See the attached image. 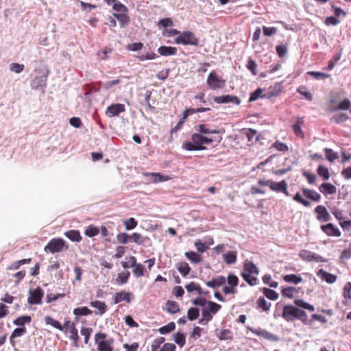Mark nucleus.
Here are the masks:
<instances>
[{"instance_id":"nucleus-1","label":"nucleus","mask_w":351,"mask_h":351,"mask_svg":"<svg viewBox=\"0 0 351 351\" xmlns=\"http://www.w3.org/2000/svg\"><path fill=\"white\" fill-rule=\"evenodd\" d=\"M221 136L211 138L206 136H204L197 132V133H194L193 134H192L191 142H185L183 143L182 148L187 151L203 150L205 149L204 145L211 144L214 141H216L217 143H219L221 141Z\"/></svg>"},{"instance_id":"nucleus-2","label":"nucleus","mask_w":351,"mask_h":351,"mask_svg":"<svg viewBox=\"0 0 351 351\" xmlns=\"http://www.w3.org/2000/svg\"><path fill=\"white\" fill-rule=\"evenodd\" d=\"M259 274V269L256 265L250 260L246 259L243 264V271L241 274L242 278L250 286H255L258 283L256 277Z\"/></svg>"},{"instance_id":"nucleus-3","label":"nucleus","mask_w":351,"mask_h":351,"mask_svg":"<svg viewBox=\"0 0 351 351\" xmlns=\"http://www.w3.org/2000/svg\"><path fill=\"white\" fill-rule=\"evenodd\" d=\"M258 184L261 186H267L271 191L277 193H282L287 196L289 195V193L287 191V183L285 180L276 182L272 180L260 179L258 181Z\"/></svg>"},{"instance_id":"nucleus-4","label":"nucleus","mask_w":351,"mask_h":351,"mask_svg":"<svg viewBox=\"0 0 351 351\" xmlns=\"http://www.w3.org/2000/svg\"><path fill=\"white\" fill-rule=\"evenodd\" d=\"M69 249V245L61 238H53L51 239L45 247L44 250L46 252L52 254L66 251Z\"/></svg>"},{"instance_id":"nucleus-5","label":"nucleus","mask_w":351,"mask_h":351,"mask_svg":"<svg viewBox=\"0 0 351 351\" xmlns=\"http://www.w3.org/2000/svg\"><path fill=\"white\" fill-rule=\"evenodd\" d=\"M174 43L177 45L182 44L184 45L197 46L199 45V39L195 36V34L191 31L180 32L178 36L174 40Z\"/></svg>"},{"instance_id":"nucleus-6","label":"nucleus","mask_w":351,"mask_h":351,"mask_svg":"<svg viewBox=\"0 0 351 351\" xmlns=\"http://www.w3.org/2000/svg\"><path fill=\"white\" fill-rule=\"evenodd\" d=\"M107 335L104 332H97L95 335V341L97 345L98 351H113L112 340H106Z\"/></svg>"},{"instance_id":"nucleus-7","label":"nucleus","mask_w":351,"mask_h":351,"mask_svg":"<svg viewBox=\"0 0 351 351\" xmlns=\"http://www.w3.org/2000/svg\"><path fill=\"white\" fill-rule=\"evenodd\" d=\"M43 289L38 287L30 289L28 292L27 302L31 305H38L42 304V299L44 296Z\"/></svg>"},{"instance_id":"nucleus-8","label":"nucleus","mask_w":351,"mask_h":351,"mask_svg":"<svg viewBox=\"0 0 351 351\" xmlns=\"http://www.w3.org/2000/svg\"><path fill=\"white\" fill-rule=\"evenodd\" d=\"M206 82L213 90L223 88L226 84V80L219 77L214 71L209 73Z\"/></svg>"},{"instance_id":"nucleus-9","label":"nucleus","mask_w":351,"mask_h":351,"mask_svg":"<svg viewBox=\"0 0 351 351\" xmlns=\"http://www.w3.org/2000/svg\"><path fill=\"white\" fill-rule=\"evenodd\" d=\"M228 282V286L223 287V292L226 294H234L237 293V287L239 285V278L234 274H229L226 278Z\"/></svg>"},{"instance_id":"nucleus-10","label":"nucleus","mask_w":351,"mask_h":351,"mask_svg":"<svg viewBox=\"0 0 351 351\" xmlns=\"http://www.w3.org/2000/svg\"><path fill=\"white\" fill-rule=\"evenodd\" d=\"M298 313V307L293 305H285L283 307L282 317L285 321L292 322L297 319Z\"/></svg>"},{"instance_id":"nucleus-11","label":"nucleus","mask_w":351,"mask_h":351,"mask_svg":"<svg viewBox=\"0 0 351 351\" xmlns=\"http://www.w3.org/2000/svg\"><path fill=\"white\" fill-rule=\"evenodd\" d=\"M247 329L250 330L253 334H254L258 337H263L265 339H267L269 341H279V337L277 335L272 334L265 329H263L261 328H253L251 327H247Z\"/></svg>"},{"instance_id":"nucleus-12","label":"nucleus","mask_w":351,"mask_h":351,"mask_svg":"<svg viewBox=\"0 0 351 351\" xmlns=\"http://www.w3.org/2000/svg\"><path fill=\"white\" fill-rule=\"evenodd\" d=\"M125 105L122 104H112L109 106L105 114L108 117L112 118L114 117H118L121 113L125 112Z\"/></svg>"},{"instance_id":"nucleus-13","label":"nucleus","mask_w":351,"mask_h":351,"mask_svg":"<svg viewBox=\"0 0 351 351\" xmlns=\"http://www.w3.org/2000/svg\"><path fill=\"white\" fill-rule=\"evenodd\" d=\"M299 255H300V257L302 260H304V261H314L316 262H321V263L326 262V260L324 258H323L322 256H321L315 253L311 252V251H308V250H302L300 252Z\"/></svg>"},{"instance_id":"nucleus-14","label":"nucleus","mask_w":351,"mask_h":351,"mask_svg":"<svg viewBox=\"0 0 351 351\" xmlns=\"http://www.w3.org/2000/svg\"><path fill=\"white\" fill-rule=\"evenodd\" d=\"M317 219L320 222H326L330 220V215L326 208L323 205H318L315 208Z\"/></svg>"},{"instance_id":"nucleus-15","label":"nucleus","mask_w":351,"mask_h":351,"mask_svg":"<svg viewBox=\"0 0 351 351\" xmlns=\"http://www.w3.org/2000/svg\"><path fill=\"white\" fill-rule=\"evenodd\" d=\"M197 131L202 135L208 134H222L225 132L224 129L213 130L208 124H199L197 127Z\"/></svg>"},{"instance_id":"nucleus-16","label":"nucleus","mask_w":351,"mask_h":351,"mask_svg":"<svg viewBox=\"0 0 351 351\" xmlns=\"http://www.w3.org/2000/svg\"><path fill=\"white\" fill-rule=\"evenodd\" d=\"M304 123V119L303 117H297L295 120L294 123L291 125V128L293 131L294 134L300 138H304V133L302 130V126Z\"/></svg>"},{"instance_id":"nucleus-17","label":"nucleus","mask_w":351,"mask_h":351,"mask_svg":"<svg viewBox=\"0 0 351 351\" xmlns=\"http://www.w3.org/2000/svg\"><path fill=\"white\" fill-rule=\"evenodd\" d=\"M321 230L329 237H340L341 233L339 228L332 223H329L326 225L321 226Z\"/></svg>"},{"instance_id":"nucleus-18","label":"nucleus","mask_w":351,"mask_h":351,"mask_svg":"<svg viewBox=\"0 0 351 351\" xmlns=\"http://www.w3.org/2000/svg\"><path fill=\"white\" fill-rule=\"evenodd\" d=\"M133 297V295L130 292H127L125 291H121L120 292H117L114 295L113 300L114 304H119L121 302H126L127 303H130L131 299Z\"/></svg>"},{"instance_id":"nucleus-19","label":"nucleus","mask_w":351,"mask_h":351,"mask_svg":"<svg viewBox=\"0 0 351 351\" xmlns=\"http://www.w3.org/2000/svg\"><path fill=\"white\" fill-rule=\"evenodd\" d=\"M317 275L322 280L329 284L334 283L337 279V276L336 275L332 274L322 269H319L317 272Z\"/></svg>"},{"instance_id":"nucleus-20","label":"nucleus","mask_w":351,"mask_h":351,"mask_svg":"<svg viewBox=\"0 0 351 351\" xmlns=\"http://www.w3.org/2000/svg\"><path fill=\"white\" fill-rule=\"evenodd\" d=\"M214 101L217 104L235 103L239 104L240 103V100L237 97L231 95H222L215 97L214 98Z\"/></svg>"},{"instance_id":"nucleus-21","label":"nucleus","mask_w":351,"mask_h":351,"mask_svg":"<svg viewBox=\"0 0 351 351\" xmlns=\"http://www.w3.org/2000/svg\"><path fill=\"white\" fill-rule=\"evenodd\" d=\"M130 241L135 243L138 245H145L146 243H149L150 239L149 237H143L138 232H134L130 235Z\"/></svg>"},{"instance_id":"nucleus-22","label":"nucleus","mask_w":351,"mask_h":351,"mask_svg":"<svg viewBox=\"0 0 351 351\" xmlns=\"http://www.w3.org/2000/svg\"><path fill=\"white\" fill-rule=\"evenodd\" d=\"M302 191L304 196L313 202H318L321 199L320 194L314 190L303 188Z\"/></svg>"},{"instance_id":"nucleus-23","label":"nucleus","mask_w":351,"mask_h":351,"mask_svg":"<svg viewBox=\"0 0 351 351\" xmlns=\"http://www.w3.org/2000/svg\"><path fill=\"white\" fill-rule=\"evenodd\" d=\"M319 190L324 195H333V194H335L337 193V188H336V186H334L333 184H330V183H328V182L322 183L319 186Z\"/></svg>"},{"instance_id":"nucleus-24","label":"nucleus","mask_w":351,"mask_h":351,"mask_svg":"<svg viewBox=\"0 0 351 351\" xmlns=\"http://www.w3.org/2000/svg\"><path fill=\"white\" fill-rule=\"evenodd\" d=\"M226 278L223 276H218L215 278H213L211 280L207 281L206 285L210 288L216 289L222 285H223L226 282Z\"/></svg>"},{"instance_id":"nucleus-25","label":"nucleus","mask_w":351,"mask_h":351,"mask_svg":"<svg viewBox=\"0 0 351 351\" xmlns=\"http://www.w3.org/2000/svg\"><path fill=\"white\" fill-rule=\"evenodd\" d=\"M90 304L92 307L97 309L98 311L95 312V314L101 315L107 311V306L104 302L95 300L90 302Z\"/></svg>"},{"instance_id":"nucleus-26","label":"nucleus","mask_w":351,"mask_h":351,"mask_svg":"<svg viewBox=\"0 0 351 351\" xmlns=\"http://www.w3.org/2000/svg\"><path fill=\"white\" fill-rule=\"evenodd\" d=\"M177 51V48L175 47L161 46L158 49L159 54L164 56L176 55Z\"/></svg>"},{"instance_id":"nucleus-27","label":"nucleus","mask_w":351,"mask_h":351,"mask_svg":"<svg viewBox=\"0 0 351 351\" xmlns=\"http://www.w3.org/2000/svg\"><path fill=\"white\" fill-rule=\"evenodd\" d=\"M127 13L128 12L113 14V16L119 21L121 27H124L130 22V19Z\"/></svg>"},{"instance_id":"nucleus-28","label":"nucleus","mask_w":351,"mask_h":351,"mask_svg":"<svg viewBox=\"0 0 351 351\" xmlns=\"http://www.w3.org/2000/svg\"><path fill=\"white\" fill-rule=\"evenodd\" d=\"M69 339L72 340V346L75 348L79 347V340L80 337L78 335L77 329L75 326H73L70 330H69Z\"/></svg>"},{"instance_id":"nucleus-29","label":"nucleus","mask_w":351,"mask_h":351,"mask_svg":"<svg viewBox=\"0 0 351 351\" xmlns=\"http://www.w3.org/2000/svg\"><path fill=\"white\" fill-rule=\"evenodd\" d=\"M47 74H44L39 77H36L32 81V87L33 88H38L39 87L46 86Z\"/></svg>"},{"instance_id":"nucleus-30","label":"nucleus","mask_w":351,"mask_h":351,"mask_svg":"<svg viewBox=\"0 0 351 351\" xmlns=\"http://www.w3.org/2000/svg\"><path fill=\"white\" fill-rule=\"evenodd\" d=\"M64 236L69 240L73 242H80L82 241V237L80 235V232L77 230H71L64 232Z\"/></svg>"},{"instance_id":"nucleus-31","label":"nucleus","mask_w":351,"mask_h":351,"mask_svg":"<svg viewBox=\"0 0 351 351\" xmlns=\"http://www.w3.org/2000/svg\"><path fill=\"white\" fill-rule=\"evenodd\" d=\"M32 262V258H23L19 261H16L13 262L12 264L8 265L6 268L7 270H17L20 268L21 266L29 264Z\"/></svg>"},{"instance_id":"nucleus-32","label":"nucleus","mask_w":351,"mask_h":351,"mask_svg":"<svg viewBox=\"0 0 351 351\" xmlns=\"http://www.w3.org/2000/svg\"><path fill=\"white\" fill-rule=\"evenodd\" d=\"M176 268L184 277L186 276L191 270L189 265L184 261L178 263L176 265Z\"/></svg>"},{"instance_id":"nucleus-33","label":"nucleus","mask_w":351,"mask_h":351,"mask_svg":"<svg viewBox=\"0 0 351 351\" xmlns=\"http://www.w3.org/2000/svg\"><path fill=\"white\" fill-rule=\"evenodd\" d=\"M145 176L152 177L153 178L152 182H154V183H158V182L167 181L169 179V176H163V175L160 174V173H145Z\"/></svg>"},{"instance_id":"nucleus-34","label":"nucleus","mask_w":351,"mask_h":351,"mask_svg":"<svg viewBox=\"0 0 351 351\" xmlns=\"http://www.w3.org/2000/svg\"><path fill=\"white\" fill-rule=\"evenodd\" d=\"M237 252L236 251H229L223 254V261L228 265L233 264L236 262Z\"/></svg>"},{"instance_id":"nucleus-35","label":"nucleus","mask_w":351,"mask_h":351,"mask_svg":"<svg viewBox=\"0 0 351 351\" xmlns=\"http://www.w3.org/2000/svg\"><path fill=\"white\" fill-rule=\"evenodd\" d=\"M73 313L77 317L91 315L93 311L86 306L77 307L73 309Z\"/></svg>"},{"instance_id":"nucleus-36","label":"nucleus","mask_w":351,"mask_h":351,"mask_svg":"<svg viewBox=\"0 0 351 351\" xmlns=\"http://www.w3.org/2000/svg\"><path fill=\"white\" fill-rule=\"evenodd\" d=\"M32 322V317L29 315H22L13 321V324L20 327H25V324H29Z\"/></svg>"},{"instance_id":"nucleus-37","label":"nucleus","mask_w":351,"mask_h":351,"mask_svg":"<svg viewBox=\"0 0 351 351\" xmlns=\"http://www.w3.org/2000/svg\"><path fill=\"white\" fill-rule=\"evenodd\" d=\"M166 310L171 314H174L180 311V306L175 301L169 300L166 303Z\"/></svg>"},{"instance_id":"nucleus-38","label":"nucleus","mask_w":351,"mask_h":351,"mask_svg":"<svg viewBox=\"0 0 351 351\" xmlns=\"http://www.w3.org/2000/svg\"><path fill=\"white\" fill-rule=\"evenodd\" d=\"M283 280L288 283L298 285L302 282V278L295 274H287L283 276Z\"/></svg>"},{"instance_id":"nucleus-39","label":"nucleus","mask_w":351,"mask_h":351,"mask_svg":"<svg viewBox=\"0 0 351 351\" xmlns=\"http://www.w3.org/2000/svg\"><path fill=\"white\" fill-rule=\"evenodd\" d=\"M185 288L188 292L196 291L199 295H202L203 293L202 287L195 282H191L186 285Z\"/></svg>"},{"instance_id":"nucleus-40","label":"nucleus","mask_w":351,"mask_h":351,"mask_svg":"<svg viewBox=\"0 0 351 351\" xmlns=\"http://www.w3.org/2000/svg\"><path fill=\"white\" fill-rule=\"evenodd\" d=\"M45 324L47 325H51L56 329H58L61 331L63 330L62 325L57 320L54 319L53 317L50 316H46L45 317Z\"/></svg>"},{"instance_id":"nucleus-41","label":"nucleus","mask_w":351,"mask_h":351,"mask_svg":"<svg viewBox=\"0 0 351 351\" xmlns=\"http://www.w3.org/2000/svg\"><path fill=\"white\" fill-rule=\"evenodd\" d=\"M317 173L324 180H328L330 177V174L328 169L324 165H319L317 167Z\"/></svg>"},{"instance_id":"nucleus-42","label":"nucleus","mask_w":351,"mask_h":351,"mask_svg":"<svg viewBox=\"0 0 351 351\" xmlns=\"http://www.w3.org/2000/svg\"><path fill=\"white\" fill-rule=\"evenodd\" d=\"M351 106V102L349 99H345L339 104L337 107H330V111H337L338 110H348Z\"/></svg>"},{"instance_id":"nucleus-43","label":"nucleus","mask_w":351,"mask_h":351,"mask_svg":"<svg viewBox=\"0 0 351 351\" xmlns=\"http://www.w3.org/2000/svg\"><path fill=\"white\" fill-rule=\"evenodd\" d=\"M184 255L193 263H198L202 261L201 256L193 251L186 252Z\"/></svg>"},{"instance_id":"nucleus-44","label":"nucleus","mask_w":351,"mask_h":351,"mask_svg":"<svg viewBox=\"0 0 351 351\" xmlns=\"http://www.w3.org/2000/svg\"><path fill=\"white\" fill-rule=\"evenodd\" d=\"M217 335L220 340H231L232 339V332L228 329L220 330Z\"/></svg>"},{"instance_id":"nucleus-45","label":"nucleus","mask_w":351,"mask_h":351,"mask_svg":"<svg viewBox=\"0 0 351 351\" xmlns=\"http://www.w3.org/2000/svg\"><path fill=\"white\" fill-rule=\"evenodd\" d=\"M99 233V228L91 224L86 227L84 234L88 237H93Z\"/></svg>"},{"instance_id":"nucleus-46","label":"nucleus","mask_w":351,"mask_h":351,"mask_svg":"<svg viewBox=\"0 0 351 351\" xmlns=\"http://www.w3.org/2000/svg\"><path fill=\"white\" fill-rule=\"evenodd\" d=\"M324 152H325L326 158L330 162H332L339 158L338 154L337 152H335L330 148H325Z\"/></svg>"},{"instance_id":"nucleus-47","label":"nucleus","mask_w":351,"mask_h":351,"mask_svg":"<svg viewBox=\"0 0 351 351\" xmlns=\"http://www.w3.org/2000/svg\"><path fill=\"white\" fill-rule=\"evenodd\" d=\"M202 318L199 320L200 324H206L213 319V314L206 308L202 311Z\"/></svg>"},{"instance_id":"nucleus-48","label":"nucleus","mask_w":351,"mask_h":351,"mask_svg":"<svg viewBox=\"0 0 351 351\" xmlns=\"http://www.w3.org/2000/svg\"><path fill=\"white\" fill-rule=\"evenodd\" d=\"M294 303L296 306H299V307H302L303 308H305L306 310H308L309 311L311 312H313L315 311V307L313 305L309 304V303H307L306 302H304L303 300L302 299H298V300H295L294 301Z\"/></svg>"},{"instance_id":"nucleus-49","label":"nucleus","mask_w":351,"mask_h":351,"mask_svg":"<svg viewBox=\"0 0 351 351\" xmlns=\"http://www.w3.org/2000/svg\"><path fill=\"white\" fill-rule=\"evenodd\" d=\"M257 305L259 308L264 311H268L271 307V303L268 302L263 297H261L257 300Z\"/></svg>"},{"instance_id":"nucleus-50","label":"nucleus","mask_w":351,"mask_h":351,"mask_svg":"<svg viewBox=\"0 0 351 351\" xmlns=\"http://www.w3.org/2000/svg\"><path fill=\"white\" fill-rule=\"evenodd\" d=\"M26 276V271L23 269L12 274L14 278V285L18 286L19 283L25 278Z\"/></svg>"},{"instance_id":"nucleus-51","label":"nucleus","mask_w":351,"mask_h":351,"mask_svg":"<svg viewBox=\"0 0 351 351\" xmlns=\"http://www.w3.org/2000/svg\"><path fill=\"white\" fill-rule=\"evenodd\" d=\"M293 199L295 202L302 204L305 207H309L311 205V204L309 201H308L302 197V195H301V193L300 192H297L295 194V195L293 197Z\"/></svg>"},{"instance_id":"nucleus-52","label":"nucleus","mask_w":351,"mask_h":351,"mask_svg":"<svg viewBox=\"0 0 351 351\" xmlns=\"http://www.w3.org/2000/svg\"><path fill=\"white\" fill-rule=\"evenodd\" d=\"M296 292V289L293 287L283 288L281 291L282 296L288 298H293Z\"/></svg>"},{"instance_id":"nucleus-53","label":"nucleus","mask_w":351,"mask_h":351,"mask_svg":"<svg viewBox=\"0 0 351 351\" xmlns=\"http://www.w3.org/2000/svg\"><path fill=\"white\" fill-rule=\"evenodd\" d=\"M263 294L269 300H276L278 298V293L269 288H264L263 290Z\"/></svg>"},{"instance_id":"nucleus-54","label":"nucleus","mask_w":351,"mask_h":351,"mask_svg":"<svg viewBox=\"0 0 351 351\" xmlns=\"http://www.w3.org/2000/svg\"><path fill=\"white\" fill-rule=\"evenodd\" d=\"M130 276V273L129 271L121 272V273L118 274L116 280L118 284L123 285V284L127 283Z\"/></svg>"},{"instance_id":"nucleus-55","label":"nucleus","mask_w":351,"mask_h":351,"mask_svg":"<svg viewBox=\"0 0 351 351\" xmlns=\"http://www.w3.org/2000/svg\"><path fill=\"white\" fill-rule=\"evenodd\" d=\"M93 332V328L88 327H82L80 330V333L84 337V343L87 344L89 342V339L90 335Z\"/></svg>"},{"instance_id":"nucleus-56","label":"nucleus","mask_w":351,"mask_h":351,"mask_svg":"<svg viewBox=\"0 0 351 351\" xmlns=\"http://www.w3.org/2000/svg\"><path fill=\"white\" fill-rule=\"evenodd\" d=\"M297 92L303 95L308 101L313 100L312 94L310 92L306 91V87L305 86H300L297 89Z\"/></svg>"},{"instance_id":"nucleus-57","label":"nucleus","mask_w":351,"mask_h":351,"mask_svg":"<svg viewBox=\"0 0 351 351\" xmlns=\"http://www.w3.org/2000/svg\"><path fill=\"white\" fill-rule=\"evenodd\" d=\"M199 315V309L196 307L191 308L187 311V318L191 321L197 319Z\"/></svg>"},{"instance_id":"nucleus-58","label":"nucleus","mask_w":351,"mask_h":351,"mask_svg":"<svg viewBox=\"0 0 351 351\" xmlns=\"http://www.w3.org/2000/svg\"><path fill=\"white\" fill-rule=\"evenodd\" d=\"M112 8L114 10H115L117 12L116 13H123V12H128V8L119 1H117L113 4Z\"/></svg>"},{"instance_id":"nucleus-59","label":"nucleus","mask_w":351,"mask_h":351,"mask_svg":"<svg viewBox=\"0 0 351 351\" xmlns=\"http://www.w3.org/2000/svg\"><path fill=\"white\" fill-rule=\"evenodd\" d=\"M221 308V306L212 301L208 302V307L206 309L208 310L213 315L217 313Z\"/></svg>"},{"instance_id":"nucleus-60","label":"nucleus","mask_w":351,"mask_h":351,"mask_svg":"<svg viewBox=\"0 0 351 351\" xmlns=\"http://www.w3.org/2000/svg\"><path fill=\"white\" fill-rule=\"evenodd\" d=\"M133 274L134 275L138 278V277H141L143 276H144V272H145V267L141 264V263H138L136 265H135L134 267H133Z\"/></svg>"},{"instance_id":"nucleus-61","label":"nucleus","mask_w":351,"mask_h":351,"mask_svg":"<svg viewBox=\"0 0 351 351\" xmlns=\"http://www.w3.org/2000/svg\"><path fill=\"white\" fill-rule=\"evenodd\" d=\"M175 328V324L173 322H170L168 324L160 328L158 330L160 334L165 335L174 330Z\"/></svg>"},{"instance_id":"nucleus-62","label":"nucleus","mask_w":351,"mask_h":351,"mask_svg":"<svg viewBox=\"0 0 351 351\" xmlns=\"http://www.w3.org/2000/svg\"><path fill=\"white\" fill-rule=\"evenodd\" d=\"M271 147H274L282 152H286L289 150L287 145L279 141H276L274 143H273Z\"/></svg>"},{"instance_id":"nucleus-63","label":"nucleus","mask_w":351,"mask_h":351,"mask_svg":"<svg viewBox=\"0 0 351 351\" xmlns=\"http://www.w3.org/2000/svg\"><path fill=\"white\" fill-rule=\"evenodd\" d=\"M137 224H138L137 221L133 217H131L124 221V225H125V229L127 230H130L134 229V228H136L137 226Z\"/></svg>"},{"instance_id":"nucleus-64","label":"nucleus","mask_w":351,"mask_h":351,"mask_svg":"<svg viewBox=\"0 0 351 351\" xmlns=\"http://www.w3.org/2000/svg\"><path fill=\"white\" fill-rule=\"evenodd\" d=\"M332 119L336 123H341L349 119V117L346 113L341 112L334 115Z\"/></svg>"}]
</instances>
